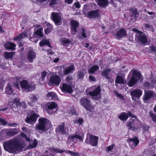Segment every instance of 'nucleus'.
Returning a JSON list of instances; mask_svg holds the SVG:
<instances>
[{
  "instance_id": "obj_1",
  "label": "nucleus",
  "mask_w": 156,
  "mask_h": 156,
  "mask_svg": "<svg viewBox=\"0 0 156 156\" xmlns=\"http://www.w3.org/2000/svg\"><path fill=\"white\" fill-rule=\"evenodd\" d=\"M20 141L19 137L18 136L15 137L4 143V148L5 151L10 153L18 152L23 148Z\"/></svg>"
},
{
  "instance_id": "obj_2",
  "label": "nucleus",
  "mask_w": 156,
  "mask_h": 156,
  "mask_svg": "<svg viewBox=\"0 0 156 156\" xmlns=\"http://www.w3.org/2000/svg\"><path fill=\"white\" fill-rule=\"evenodd\" d=\"M39 123L36 125L35 128L36 130L42 131H46L50 127L51 123L48 119L41 117L39 119Z\"/></svg>"
},
{
  "instance_id": "obj_3",
  "label": "nucleus",
  "mask_w": 156,
  "mask_h": 156,
  "mask_svg": "<svg viewBox=\"0 0 156 156\" xmlns=\"http://www.w3.org/2000/svg\"><path fill=\"white\" fill-rule=\"evenodd\" d=\"M20 85L23 90L26 92H31L35 89L36 86L33 82L30 83L27 81L24 80L20 82Z\"/></svg>"
},
{
  "instance_id": "obj_4",
  "label": "nucleus",
  "mask_w": 156,
  "mask_h": 156,
  "mask_svg": "<svg viewBox=\"0 0 156 156\" xmlns=\"http://www.w3.org/2000/svg\"><path fill=\"white\" fill-rule=\"evenodd\" d=\"M58 105L54 102H50L46 105L45 109L49 114H54L57 111Z\"/></svg>"
},
{
  "instance_id": "obj_5",
  "label": "nucleus",
  "mask_w": 156,
  "mask_h": 156,
  "mask_svg": "<svg viewBox=\"0 0 156 156\" xmlns=\"http://www.w3.org/2000/svg\"><path fill=\"white\" fill-rule=\"evenodd\" d=\"M101 87L100 86H98L94 88L92 91L90 92L89 94L92 96V98L93 99L98 100L101 98Z\"/></svg>"
},
{
  "instance_id": "obj_6",
  "label": "nucleus",
  "mask_w": 156,
  "mask_h": 156,
  "mask_svg": "<svg viewBox=\"0 0 156 156\" xmlns=\"http://www.w3.org/2000/svg\"><path fill=\"white\" fill-rule=\"evenodd\" d=\"M37 30L35 31L32 37H30V40L33 42H36L38 40V36L42 37L43 36V29L40 26H38L37 27Z\"/></svg>"
},
{
  "instance_id": "obj_7",
  "label": "nucleus",
  "mask_w": 156,
  "mask_h": 156,
  "mask_svg": "<svg viewBox=\"0 0 156 156\" xmlns=\"http://www.w3.org/2000/svg\"><path fill=\"white\" fill-rule=\"evenodd\" d=\"M133 72L132 76L128 83V86L129 87L133 86L140 78V74L139 72L135 70H133Z\"/></svg>"
},
{
  "instance_id": "obj_8",
  "label": "nucleus",
  "mask_w": 156,
  "mask_h": 156,
  "mask_svg": "<svg viewBox=\"0 0 156 156\" xmlns=\"http://www.w3.org/2000/svg\"><path fill=\"white\" fill-rule=\"evenodd\" d=\"M140 125L139 122L136 119H130L129 122L126 124L128 129L135 130L139 128Z\"/></svg>"
},
{
  "instance_id": "obj_9",
  "label": "nucleus",
  "mask_w": 156,
  "mask_h": 156,
  "mask_svg": "<svg viewBox=\"0 0 156 156\" xmlns=\"http://www.w3.org/2000/svg\"><path fill=\"white\" fill-rule=\"evenodd\" d=\"M81 105L86 110H90L94 108L90 102V100L87 97H83L80 100Z\"/></svg>"
},
{
  "instance_id": "obj_10",
  "label": "nucleus",
  "mask_w": 156,
  "mask_h": 156,
  "mask_svg": "<svg viewBox=\"0 0 156 156\" xmlns=\"http://www.w3.org/2000/svg\"><path fill=\"white\" fill-rule=\"evenodd\" d=\"M61 79L59 76L55 75L51 76L49 80L48 84L50 86H58L60 83Z\"/></svg>"
},
{
  "instance_id": "obj_11",
  "label": "nucleus",
  "mask_w": 156,
  "mask_h": 156,
  "mask_svg": "<svg viewBox=\"0 0 156 156\" xmlns=\"http://www.w3.org/2000/svg\"><path fill=\"white\" fill-rule=\"evenodd\" d=\"M51 19L56 26L60 25L62 23L61 15L59 13L52 12L51 15Z\"/></svg>"
},
{
  "instance_id": "obj_12",
  "label": "nucleus",
  "mask_w": 156,
  "mask_h": 156,
  "mask_svg": "<svg viewBox=\"0 0 156 156\" xmlns=\"http://www.w3.org/2000/svg\"><path fill=\"white\" fill-rule=\"evenodd\" d=\"M84 135L80 132H77L74 135H70L68 137V140L69 141H77L78 139L80 141H83Z\"/></svg>"
},
{
  "instance_id": "obj_13",
  "label": "nucleus",
  "mask_w": 156,
  "mask_h": 156,
  "mask_svg": "<svg viewBox=\"0 0 156 156\" xmlns=\"http://www.w3.org/2000/svg\"><path fill=\"white\" fill-rule=\"evenodd\" d=\"M90 138L87 137L85 140L86 144H90L92 146H96L98 145V137L95 136L91 135Z\"/></svg>"
},
{
  "instance_id": "obj_14",
  "label": "nucleus",
  "mask_w": 156,
  "mask_h": 156,
  "mask_svg": "<svg viewBox=\"0 0 156 156\" xmlns=\"http://www.w3.org/2000/svg\"><path fill=\"white\" fill-rule=\"evenodd\" d=\"M60 88L62 91L64 93H71L73 90L72 87V84L64 83L60 85Z\"/></svg>"
},
{
  "instance_id": "obj_15",
  "label": "nucleus",
  "mask_w": 156,
  "mask_h": 156,
  "mask_svg": "<svg viewBox=\"0 0 156 156\" xmlns=\"http://www.w3.org/2000/svg\"><path fill=\"white\" fill-rule=\"evenodd\" d=\"M18 133L19 131L16 129H12L2 130L0 132V134L1 135H4V136L11 137L17 134Z\"/></svg>"
},
{
  "instance_id": "obj_16",
  "label": "nucleus",
  "mask_w": 156,
  "mask_h": 156,
  "mask_svg": "<svg viewBox=\"0 0 156 156\" xmlns=\"http://www.w3.org/2000/svg\"><path fill=\"white\" fill-rule=\"evenodd\" d=\"M70 126L68 122H66L65 123L64 122L61 123L58 126V128L57 129V131L62 134V135H64L66 133V130H68V128ZM56 132H57L56 130Z\"/></svg>"
},
{
  "instance_id": "obj_17",
  "label": "nucleus",
  "mask_w": 156,
  "mask_h": 156,
  "mask_svg": "<svg viewBox=\"0 0 156 156\" xmlns=\"http://www.w3.org/2000/svg\"><path fill=\"white\" fill-rule=\"evenodd\" d=\"M36 53L32 49L30 48L29 50L27 55V58L29 62L32 63L33 60L36 58Z\"/></svg>"
},
{
  "instance_id": "obj_18",
  "label": "nucleus",
  "mask_w": 156,
  "mask_h": 156,
  "mask_svg": "<svg viewBox=\"0 0 156 156\" xmlns=\"http://www.w3.org/2000/svg\"><path fill=\"white\" fill-rule=\"evenodd\" d=\"M63 73L65 75H67L69 73H72L75 69L74 66L73 64H71L67 67L64 65L63 66Z\"/></svg>"
},
{
  "instance_id": "obj_19",
  "label": "nucleus",
  "mask_w": 156,
  "mask_h": 156,
  "mask_svg": "<svg viewBox=\"0 0 156 156\" xmlns=\"http://www.w3.org/2000/svg\"><path fill=\"white\" fill-rule=\"evenodd\" d=\"M127 141L130 147L132 149L134 148L138 144L139 142V140L136 137L127 139Z\"/></svg>"
},
{
  "instance_id": "obj_20",
  "label": "nucleus",
  "mask_w": 156,
  "mask_h": 156,
  "mask_svg": "<svg viewBox=\"0 0 156 156\" xmlns=\"http://www.w3.org/2000/svg\"><path fill=\"white\" fill-rule=\"evenodd\" d=\"M99 10H97L89 12L86 16L90 18H95L100 16Z\"/></svg>"
},
{
  "instance_id": "obj_21",
  "label": "nucleus",
  "mask_w": 156,
  "mask_h": 156,
  "mask_svg": "<svg viewBox=\"0 0 156 156\" xmlns=\"http://www.w3.org/2000/svg\"><path fill=\"white\" fill-rule=\"evenodd\" d=\"M154 92L152 91H148L146 92L143 98L144 102L146 103H149L151 101V98L154 96Z\"/></svg>"
},
{
  "instance_id": "obj_22",
  "label": "nucleus",
  "mask_w": 156,
  "mask_h": 156,
  "mask_svg": "<svg viewBox=\"0 0 156 156\" xmlns=\"http://www.w3.org/2000/svg\"><path fill=\"white\" fill-rule=\"evenodd\" d=\"M129 116L133 117L132 115V113L130 111H128L127 113L126 112L121 113L118 116V118L121 121H126Z\"/></svg>"
},
{
  "instance_id": "obj_23",
  "label": "nucleus",
  "mask_w": 156,
  "mask_h": 156,
  "mask_svg": "<svg viewBox=\"0 0 156 156\" xmlns=\"http://www.w3.org/2000/svg\"><path fill=\"white\" fill-rule=\"evenodd\" d=\"M32 114L30 117H27L25 119L26 122L28 123H31L32 122H35L39 116L32 111Z\"/></svg>"
},
{
  "instance_id": "obj_24",
  "label": "nucleus",
  "mask_w": 156,
  "mask_h": 156,
  "mask_svg": "<svg viewBox=\"0 0 156 156\" xmlns=\"http://www.w3.org/2000/svg\"><path fill=\"white\" fill-rule=\"evenodd\" d=\"M130 94L132 96V99L133 100H135V98H139L142 94V92L140 90L135 89L131 91L130 92Z\"/></svg>"
},
{
  "instance_id": "obj_25",
  "label": "nucleus",
  "mask_w": 156,
  "mask_h": 156,
  "mask_svg": "<svg viewBox=\"0 0 156 156\" xmlns=\"http://www.w3.org/2000/svg\"><path fill=\"white\" fill-rule=\"evenodd\" d=\"M136 39L142 44H144L147 42V38L142 32L140 34H136Z\"/></svg>"
},
{
  "instance_id": "obj_26",
  "label": "nucleus",
  "mask_w": 156,
  "mask_h": 156,
  "mask_svg": "<svg viewBox=\"0 0 156 156\" xmlns=\"http://www.w3.org/2000/svg\"><path fill=\"white\" fill-rule=\"evenodd\" d=\"M156 83V80L152 79L151 81V83L146 81L144 84V87L146 89H152L154 87V84Z\"/></svg>"
},
{
  "instance_id": "obj_27",
  "label": "nucleus",
  "mask_w": 156,
  "mask_h": 156,
  "mask_svg": "<svg viewBox=\"0 0 156 156\" xmlns=\"http://www.w3.org/2000/svg\"><path fill=\"white\" fill-rule=\"evenodd\" d=\"M70 24L71 30L75 33H76L77 32L76 29L79 26L78 22L76 20H72L70 22Z\"/></svg>"
},
{
  "instance_id": "obj_28",
  "label": "nucleus",
  "mask_w": 156,
  "mask_h": 156,
  "mask_svg": "<svg viewBox=\"0 0 156 156\" xmlns=\"http://www.w3.org/2000/svg\"><path fill=\"white\" fill-rule=\"evenodd\" d=\"M126 35V32L125 30L122 29L119 30L115 34V37L118 39H119L123 37Z\"/></svg>"
},
{
  "instance_id": "obj_29",
  "label": "nucleus",
  "mask_w": 156,
  "mask_h": 156,
  "mask_svg": "<svg viewBox=\"0 0 156 156\" xmlns=\"http://www.w3.org/2000/svg\"><path fill=\"white\" fill-rule=\"evenodd\" d=\"M4 46L7 49H10L12 51L14 50L15 49L16 45L13 43L8 42L4 44Z\"/></svg>"
},
{
  "instance_id": "obj_30",
  "label": "nucleus",
  "mask_w": 156,
  "mask_h": 156,
  "mask_svg": "<svg viewBox=\"0 0 156 156\" xmlns=\"http://www.w3.org/2000/svg\"><path fill=\"white\" fill-rule=\"evenodd\" d=\"M47 98L49 100H55L57 99V96L54 92H50L47 94Z\"/></svg>"
},
{
  "instance_id": "obj_31",
  "label": "nucleus",
  "mask_w": 156,
  "mask_h": 156,
  "mask_svg": "<svg viewBox=\"0 0 156 156\" xmlns=\"http://www.w3.org/2000/svg\"><path fill=\"white\" fill-rule=\"evenodd\" d=\"M95 1L98 5L102 7H106L108 4V0H95Z\"/></svg>"
},
{
  "instance_id": "obj_32",
  "label": "nucleus",
  "mask_w": 156,
  "mask_h": 156,
  "mask_svg": "<svg viewBox=\"0 0 156 156\" xmlns=\"http://www.w3.org/2000/svg\"><path fill=\"white\" fill-rule=\"evenodd\" d=\"M111 73L110 69H106L105 71H103L101 73V75L105 77L106 79H109L111 77L108 76L109 74Z\"/></svg>"
},
{
  "instance_id": "obj_33",
  "label": "nucleus",
  "mask_w": 156,
  "mask_h": 156,
  "mask_svg": "<svg viewBox=\"0 0 156 156\" xmlns=\"http://www.w3.org/2000/svg\"><path fill=\"white\" fill-rule=\"evenodd\" d=\"M129 10L132 14V16H135V18L136 19L137 18L136 16L139 14V12H138L137 9L136 8L131 7L129 8Z\"/></svg>"
},
{
  "instance_id": "obj_34",
  "label": "nucleus",
  "mask_w": 156,
  "mask_h": 156,
  "mask_svg": "<svg viewBox=\"0 0 156 156\" xmlns=\"http://www.w3.org/2000/svg\"><path fill=\"white\" fill-rule=\"evenodd\" d=\"M27 37V35L25 33H22L18 35L14 38V40L16 41H20L24 38Z\"/></svg>"
},
{
  "instance_id": "obj_35",
  "label": "nucleus",
  "mask_w": 156,
  "mask_h": 156,
  "mask_svg": "<svg viewBox=\"0 0 156 156\" xmlns=\"http://www.w3.org/2000/svg\"><path fill=\"white\" fill-rule=\"evenodd\" d=\"M115 83H117L124 84L125 82L124 81L123 78L120 76H117L115 79Z\"/></svg>"
},
{
  "instance_id": "obj_36",
  "label": "nucleus",
  "mask_w": 156,
  "mask_h": 156,
  "mask_svg": "<svg viewBox=\"0 0 156 156\" xmlns=\"http://www.w3.org/2000/svg\"><path fill=\"white\" fill-rule=\"evenodd\" d=\"M15 54V52H5L4 53V56L6 58H12Z\"/></svg>"
},
{
  "instance_id": "obj_37",
  "label": "nucleus",
  "mask_w": 156,
  "mask_h": 156,
  "mask_svg": "<svg viewBox=\"0 0 156 156\" xmlns=\"http://www.w3.org/2000/svg\"><path fill=\"white\" fill-rule=\"evenodd\" d=\"M39 45L40 46H43L45 45H46L51 48L50 42L48 40H43L39 43Z\"/></svg>"
},
{
  "instance_id": "obj_38",
  "label": "nucleus",
  "mask_w": 156,
  "mask_h": 156,
  "mask_svg": "<svg viewBox=\"0 0 156 156\" xmlns=\"http://www.w3.org/2000/svg\"><path fill=\"white\" fill-rule=\"evenodd\" d=\"M98 69H99V67L98 65H94L90 69L88 70V72L91 73H93Z\"/></svg>"
},
{
  "instance_id": "obj_39",
  "label": "nucleus",
  "mask_w": 156,
  "mask_h": 156,
  "mask_svg": "<svg viewBox=\"0 0 156 156\" xmlns=\"http://www.w3.org/2000/svg\"><path fill=\"white\" fill-rule=\"evenodd\" d=\"M84 76V73L83 72L81 71L78 72L77 74V77L78 80H83Z\"/></svg>"
},
{
  "instance_id": "obj_40",
  "label": "nucleus",
  "mask_w": 156,
  "mask_h": 156,
  "mask_svg": "<svg viewBox=\"0 0 156 156\" xmlns=\"http://www.w3.org/2000/svg\"><path fill=\"white\" fill-rule=\"evenodd\" d=\"M13 81L14 82L13 85L17 89H19L20 87L18 84V83H20L19 79L17 77H15L13 79Z\"/></svg>"
},
{
  "instance_id": "obj_41",
  "label": "nucleus",
  "mask_w": 156,
  "mask_h": 156,
  "mask_svg": "<svg viewBox=\"0 0 156 156\" xmlns=\"http://www.w3.org/2000/svg\"><path fill=\"white\" fill-rule=\"evenodd\" d=\"M5 93L8 94H11L12 93V89L11 87V85L8 84L5 88Z\"/></svg>"
},
{
  "instance_id": "obj_42",
  "label": "nucleus",
  "mask_w": 156,
  "mask_h": 156,
  "mask_svg": "<svg viewBox=\"0 0 156 156\" xmlns=\"http://www.w3.org/2000/svg\"><path fill=\"white\" fill-rule=\"evenodd\" d=\"M47 74V72L45 71H43L41 72V76L39 79V81H44L45 80V77Z\"/></svg>"
},
{
  "instance_id": "obj_43",
  "label": "nucleus",
  "mask_w": 156,
  "mask_h": 156,
  "mask_svg": "<svg viewBox=\"0 0 156 156\" xmlns=\"http://www.w3.org/2000/svg\"><path fill=\"white\" fill-rule=\"evenodd\" d=\"M37 144V140H34L32 143H30L28 146V147L30 148H33L36 147Z\"/></svg>"
},
{
  "instance_id": "obj_44",
  "label": "nucleus",
  "mask_w": 156,
  "mask_h": 156,
  "mask_svg": "<svg viewBox=\"0 0 156 156\" xmlns=\"http://www.w3.org/2000/svg\"><path fill=\"white\" fill-rule=\"evenodd\" d=\"M73 79V78L72 76L70 75L67 76L66 79V83L72 84L71 81Z\"/></svg>"
},
{
  "instance_id": "obj_45",
  "label": "nucleus",
  "mask_w": 156,
  "mask_h": 156,
  "mask_svg": "<svg viewBox=\"0 0 156 156\" xmlns=\"http://www.w3.org/2000/svg\"><path fill=\"white\" fill-rule=\"evenodd\" d=\"M83 119L79 118L78 119L74 120L73 121L74 123H78L79 125H82L83 123Z\"/></svg>"
},
{
  "instance_id": "obj_46",
  "label": "nucleus",
  "mask_w": 156,
  "mask_h": 156,
  "mask_svg": "<svg viewBox=\"0 0 156 156\" xmlns=\"http://www.w3.org/2000/svg\"><path fill=\"white\" fill-rule=\"evenodd\" d=\"M61 41L63 44L64 45L66 44H69L71 42L70 41L69 39L65 38L61 39Z\"/></svg>"
},
{
  "instance_id": "obj_47",
  "label": "nucleus",
  "mask_w": 156,
  "mask_h": 156,
  "mask_svg": "<svg viewBox=\"0 0 156 156\" xmlns=\"http://www.w3.org/2000/svg\"><path fill=\"white\" fill-rule=\"evenodd\" d=\"M50 150L52 151L57 152V153H62L63 152V151L61 150H59L58 149L55 148L54 147H52L50 148Z\"/></svg>"
},
{
  "instance_id": "obj_48",
  "label": "nucleus",
  "mask_w": 156,
  "mask_h": 156,
  "mask_svg": "<svg viewBox=\"0 0 156 156\" xmlns=\"http://www.w3.org/2000/svg\"><path fill=\"white\" fill-rule=\"evenodd\" d=\"M150 51H151L156 53V47L153 45H151L149 47Z\"/></svg>"
},
{
  "instance_id": "obj_49",
  "label": "nucleus",
  "mask_w": 156,
  "mask_h": 156,
  "mask_svg": "<svg viewBox=\"0 0 156 156\" xmlns=\"http://www.w3.org/2000/svg\"><path fill=\"white\" fill-rule=\"evenodd\" d=\"M150 115L153 121L156 122V114L152 113H150Z\"/></svg>"
},
{
  "instance_id": "obj_50",
  "label": "nucleus",
  "mask_w": 156,
  "mask_h": 156,
  "mask_svg": "<svg viewBox=\"0 0 156 156\" xmlns=\"http://www.w3.org/2000/svg\"><path fill=\"white\" fill-rule=\"evenodd\" d=\"M87 5H84L83 7V12L85 15L86 16L88 12H87Z\"/></svg>"
},
{
  "instance_id": "obj_51",
  "label": "nucleus",
  "mask_w": 156,
  "mask_h": 156,
  "mask_svg": "<svg viewBox=\"0 0 156 156\" xmlns=\"http://www.w3.org/2000/svg\"><path fill=\"white\" fill-rule=\"evenodd\" d=\"M68 152L71 155H73L74 156H79V154L77 152H74L69 150L68 151Z\"/></svg>"
},
{
  "instance_id": "obj_52",
  "label": "nucleus",
  "mask_w": 156,
  "mask_h": 156,
  "mask_svg": "<svg viewBox=\"0 0 156 156\" xmlns=\"http://www.w3.org/2000/svg\"><path fill=\"white\" fill-rule=\"evenodd\" d=\"M21 135L22 137L25 138L27 141L29 142L30 141V139L29 137H28L27 135L23 133H21Z\"/></svg>"
},
{
  "instance_id": "obj_53",
  "label": "nucleus",
  "mask_w": 156,
  "mask_h": 156,
  "mask_svg": "<svg viewBox=\"0 0 156 156\" xmlns=\"http://www.w3.org/2000/svg\"><path fill=\"white\" fill-rule=\"evenodd\" d=\"M4 80L2 79H0V89L2 90L4 85Z\"/></svg>"
},
{
  "instance_id": "obj_54",
  "label": "nucleus",
  "mask_w": 156,
  "mask_h": 156,
  "mask_svg": "<svg viewBox=\"0 0 156 156\" xmlns=\"http://www.w3.org/2000/svg\"><path fill=\"white\" fill-rule=\"evenodd\" d=\"M51 29L50 27H47V28L45 30V33L46 34H48L51 31Z\"/></svg>"
},
{
  "instance_id": "obj_55",
  "label": "nucleus",
  "mask_w": 156,
  "mask_h": 156,
  "mask_svg": "<svg viewBox=\"0 0 156 156\" xmlns=\"http://www.w3.org/2000/svg\"><path fill=\"white\" fill-rule=\"evenodd\" d=\"M14 102L16 103V105H17V107L18 106L21 105L20 102V100L18 99H16L14 100Z\"/></svg>"
},
{
  "instance_id": "obj_56",
  "label": "nucleus",
  "mask_w": 156,
  "mask_h": 156,
  "mask_svg": "<svg viewBox=\"0 0 156 156\" xmlns=\"http://www.w3.org/2000/svg\"><path fill=\"white\" fill-rule=\"evenodd\" d=\"M7 124L5 120L3 119H0V124H2L3 125H5Z\"/></svg>"
},
{
  "instance_id": "obj_57",
  "label": "nucleus",
  "mask_w": 156,
  "mask_h": 156,
  "mask_svg": "<svg viewBox=\"0 0 156 156\" xmlns=\"http://www.w3.org/2000/svg\"><path fill=\"white\" fill-rule=\"evenodd\" d=\"M114 146V144H112L111 146H108L107 148V151H111L113 149Z\"/></svg>"
},
{
  "instance_id": "obj_58",
  "label": "nucleus",
  "mask_w": 156,
  "mask_h": 156,
  "mask_svg": "<svg viewBox=\"0 0 156 156\" xmlns=\"http://www.w3.org/2000/svg\"><path fill=\"white\" fill-rule=\"evenodd\" d=\"M31 99L33 102L37 101V97L36 95H34L33 96L32 98H31Z\"/></svg>"
},
{
  "instance_id": "obj_59",
  "label": "nucleus",
  "mask_w": 156,
  "mask_h": 156,
  "mask_svg": "<svg viewBox=\"0 0 156 156\" xmlns=\"http://www.w3.org/2000/svg\"><path fill=\"white\" fill-rule=\"evenodd\" d=\"M115 94L117 97L123 99L124 98V97L123 95H122L121 94L119 93L118 92L116 91H115Z\"/></svg>"
},
{
  "instance_id": "obj_60",
  "label": "nucleus",
  "mask_w": 156,
  "mask_h": 156,
  "mask_svg": "<svg viewBox=\"0 0 156 156\" xmlns=\"http://www.w3.org/2000/svg\"><path fill=\"white\" fill-rule=\"evenodd\" d=\"M89 79L91 81L95 82L96 81V79L95 77H94L90 75L89 76Z\"/></svg>"
},
{
  "instance_id": "obj_61",
  "label": "nucleus",
  "mask_w": 156,
  "mask_h": 156,
  "mask_svg": "<svg viewBox=\"0 0 156 156\" xmlns=\"http://www.w3.org/2000/svg\"><path fill=\"white\" fill-rule=\"evenodd\" d=\"M132 30L133 31L136 33V34H140L142 32L136 28H133Z\"/></svg>"
},
{
  "instance_id": "obj_62",
  "label": "nucleus",
  "mask_w": 156,
  "mask_h": 156,
  "mask_svg": "<svg viewBox=\"0 0 156 156\" xmlns=\"http://www.w3.org/2000/svg\"><path fill=\"white\" fill-rule=\"evenodd\" d=\"M144 11L145 12H147L148 14H149L150 15H154V16H155V13L154 12H150L148 11H147L146 9H145L144 10Z\"/></svg>"
},
{
  "instance_id": "obj_63",
  "label": "nucleus",
  "mask_w": 156,
  "mask_h": 156,
  "mask_svg": "<svg viewBox=\"0 0 156 156\" xmlns=\"http://www.w3.org/2000/svg\"><path fill=\"white\" fill-rule=\"evenodd\" d=\"M57 3V1H54V0H52L51 2L50 3V5L51 6H53L54 5H55Z\"/></svg>"
},
{
  "instance_id": "obj_64",
  "label": "nucleus",
  "mask_w": 156,
  "mask_h": 156,
  "mask_svg": "<svg viewBox=\"0 0 156 156\" xmlns=\"http://www.w3.org/2000/svg\"><path fill=\"white\" fill-rule=\"evenodd\" d=\"M82 37L84 38H86L87 37L86 36L85 34V32H86V30L85 29H82Z\"/></svg>"
}]
</instances>
